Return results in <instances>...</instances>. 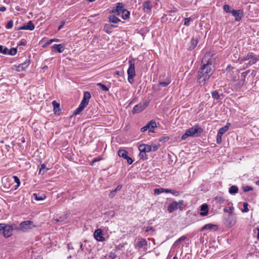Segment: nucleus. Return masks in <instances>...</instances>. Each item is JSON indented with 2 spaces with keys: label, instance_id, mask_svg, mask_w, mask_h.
Wrapping results in <instances>:
<instances>
[{
  "label": "nucleus",
  "instance_id": "obj_1",
  "mask_svg": "<svg viewBox=\"0 0 259 259\" xmlns=\"http://www.w3.org/2000/svg\"><path fill=\"white\" fill-rule=\"evenodd\" d=\"M214 70V66L210 59L207 61L203 60L198 72L197 82L200 85H204L208 81Z\"/></svg>",
  "mask_w": 259,
  "mask_h": 259
},
{
  "label": "nucleus",
  "instance_id": "obj_2",
  "mask_svg": "<svg viewBox=\"0 0 259 259\" xmlns=\"http://www.w3.org/2000/svg\"><path fill=\"white\" fill-rule=\"evenodd\" d=\"M238 60L240 64L243 61L249 60V62L246 64L245 67H248L255 64L259 61V55H256L252 52H249L244 57L239 56Z\"/></svg>",
  "mask_w": 259,
  "mask_h": 259
},
{
  "label": "nucleus",
  "instance_id": "obj_3",
  "mask_svg": "<svg viewBox=\"0 0 259 259\" xmlns=\"http://www.w3.org/2000/svg\"><path fill=\"white\" fill-rule=\"evenodd\" d=\"M202 132V129L199 125H195L186 131L185 134L182 136L181 139L185 140L189 137H198Z\"/></svg>",
  "mask_w": 259,
  "mask_h": 259
},
{
  "label": "nucleus",
  "instance_id": "obj_4",
  "mask_svg": "<svg viewBox=\"0 0 259 259\" xmlns=\"http://www.w3.org/2000/svg\"><path fill=\"white\" fill-rule=\"evenodd\" d=\"M14 229L17 230L15 224H0V230L3 232V235L6 238L13 235Z\"/></svg>",
  "mask_w": 259,
  "mask_h": 259
},
{
  "label": "nucleus",
  "instance_id": "obj_5",
  "mask_svg": "<svg viewBox=\"0 0 259 259\" xmlns=\"http://www.w3.org/2000/svg\"><path fill=\"white\" fill-rule=\"evenodd\" d=\"M135 62L136 59L132 58L128 61L129 67L127 71L128 81L132 84L134 82V78L136 76L135 73Z\"/></svg>",
  "mask_w": 259,
  "mask_h": 259
},
{
  "label": "nucleus",
  "instance_id": "obj_6",
  "mask_svg": "<svg viewBox=\"0 0 259 259\" xmlns=\"http://www.w3.org/2000/svg\"><path fill=\"white\" fill-rule=\"evenodd\" d=\"M19 226V228H17V230H20L23 232H28L32 230L36 226L33 222L27 220L20 223Z\"/></svg>",
  "mask_w": 259,
  "mask_h": 259
},
{
  "label": "nucleus",
  "instance_id": "obj_7",
  "mask_svg": "<svg viewBox=\"0 0 259 259\" xmlns=\"http://www.w3.org/2000/svg\"><path fill=\"white\" fill-rule=\"evenodd\" d=\"M157 5V2H152L151 1L147 0L143 3L142 7L144 11L146 13H150L152 7Z\"/></svg>",
  "mask_w": 259,
  "mask_h": 259
},
{
  "label": "nucleus",
  "instance_id": "obj_8",
  "mask_svg": "<svg viewBox=\"0 0 259 259\" xmlns=\"http://www.w3.org/2000/svg\"><path fill=\"white\" fill-rule=\"evenodd\" d=\"M156 123L153 120H151L148 122L146 125L141 128V131L142 132H145V131L149 130V132H153V129L156 127Z\"/></svg>",
  "mask_w": 259,
  "mask_h": 259
},
{
  "label": "nucleus",
  "instance_id": "obj_9",
  "mask_svg": "<svg viewBox=\"0 0 259 259\" xmlns=\"http://www.w3.org/2000/svg\"><path fill=\"white\" fill-rule=\"evenodd\" d=\"M118 154L119 157H123L124 159L126 160L128 164H131L133 160L132 158L128 156V152L125 150L121 149L118 152Z\"/></svg>",
  "mask_w": 259,
  "mask_h": 259
},
{
  "label": "nucleus",
  "instance_id": "obj_10",
  "mask_svg": "<svg viewBox=\"0 0 259 259\" xmlns=\"http://www.w3.org/2000/svg\"><path fill=\"white\" fill-rule=\"evenodd\" d=\"M35 28V26L31 21H29L26 24H24L23 26L16 28L15 27V29L17 30H33Z\"/></svg>",
  "mask_w": 259,
  "mask_h": 259
},
{
  "label": "nucleus",
  "instance_id": "obj_11",
  "mask_svg": "<svg viewBox=\"0 0 259 259\" xmlns=\"http://www.w3.org/2000/svg\"><path fill=\"white\" fill-rule=\"evenodd\" d=\"M232 15L235 17L236 21H240L243 15V12L242 10H233L231 11Z\"/></svg>",
  "mask_w": 259,
  "mask_h": 259
},
{
  "label": "nucleus",
  "instance_id": "obj_12",
  "mask_svg": "<svg viewBox=\"0 0 259 259\" xmlns=\"http://www.w3.org/2000/svg\"><path fill=\"white\" fill-rule=\"evenodd\" d=\"M147 106V105L145 104L140 103L134 107L132 112L134 114L139 113L145 109Z\"/></svg>",
  "mask_w": 259,
  "mask_h": 259
},
{
  "label": "nucleus",
  "instance_id": "obj_13",
  "mask_svg": "<svg viewBox=\"0 0 259 259\" xmlns=\"http://www.w3.org/2000/svg\"><path fill=\"white\" fill-rule=\"evenodd\" d=\"M139 149L141 152V153L146 154V152L151 151L152 146L147 144H141L139 147Z\"/></svg>",
  "mask_w": 259,
  "mask_h": 259
},
{
  "label": "nucleus",
  "instance_id": "obj_14",
  "mask_svg": "<svg viewBox=\"0 0 259 259\" xmlns=\"http://www.w3.org/2000/svg\"><path fill=\"white\" fill-rule=\"evenodd\" d=\"M124 6L122 3H118L115 8L112 10V12L116 15H119L124 10Z\"/></svg>",
  "mask_w": 259,
  "mask_h": 259
},
{
  "label": "nucleus",
  "instance_id": "obj_15",
  "mask_svg": "<svg viewBox=\"0 0 259 259\" xmlns=\"http://www.w3.org/2000/svg\"><path fill=\"white\" fill-rule=\"evenodd\" d=\"M95 238L99 241H103L105 240V238L103 236L102 231L101 229H97L94 232Z\"/></svg>",
  "mask_w": 259,
  "mask_h": 259
},
{
  "label": "nucleus",
  "instance_id": "obj_16",
  "mask_svg": "<svg viewBox=\"0 0 259 259\" xmlns=\"http://www.w3.org/2000/svg\"><path fill=\"white\" fill-rule=\"evenodd\" d=\"M30 62L29 59H27L24 62L16 66V70L19 72L23 71L28 66Z\"/></svg>",
  "mask_w": 259,
  "mask_h": 259
},
{
  "label": "nucleus",
  "instance_id": "obj_17",
  "mask_svg": "<svg viewBox=\"0 0 259 259\" xmlns=\"http://www.w3.org/2000/svg\"><path fill=\"white\" fill-rule=\"evenodd\" d=\"M52 52L56 51L59 53H62L64 50V45L63 44H54L52 46Z\"/></svg>",
  "mask_w": 259,
  "mask_h": 259
},
{
  "label": "nucleus",
  "instance_id": "obj_18",
  "mask_svg": "<svg viewBox=\"0 0 259 259\" xmlns=\"http://www.w3.org/2000/svg\"><path fill=\"white\" fill-rule=\"evenodd\" d=\"M199 37H193L190 41V45L189 47V50H193L198 43Z\"/></svg>",
  "mask_w": 259,
  "mask_h": 259
},
{
  "label": "nucleus",
  "instance_id": "obj_19",
  "mask_svg": "<svg viewBox=\"0 0 259 259\" xmlns=\"http://www.w3.org/2000/svg\"><path fill=\"white\" fill-rule=\"evenodd\" d=\"M178 207V203L176 201H173L170 203L167 207V210L169 213H171L175 210H177Z\"/></svg>",
  "mask_w": 259,
  "mask_h": 259
},
{
  "label": "nucleus",
  "instance_id": "obj_20",
  "mask_svg": "<svg viewBox=\"0 0 259 259\" xmlns=\"http://www.w3.org/2000/svg\"><path fill=\"white\" fill-rule=\"evenodd\" d=\"M69 214L67 213L64 214L61 216L59 217L58 218H56L54 219V221L55 223H63L64 222L68 217Z\"/></svg>",
  "mask_w": 259,
  "mask_h": 259
},
{
  "label": "nucleus",
  "instance_id": "obj_21",
  "mask_svg": "<svg viewBox=\"0 0 259 259\" xmlns=\"http://www.w3.org/2000/svg\"><path fill=\"white\" fill-rule=\"evenodd\" d=\"M4 51L5 55L14 56L17 53V50L16 48H12L11 49H8L7 48H5Z\"/></svg>",
  "mask_w": 259,
  "mask_h": 259
},
{
  "label": "nucleus",
  "instance_id": "obj_22",
  "mask_svg": "<svg viewBox=\"0 0 259 259\" xmlns=\"http://www.w3.org/2000/svg\"><path fill=\"white\" fill-rule=\"evenodd\" d=\"M200 215L205 216L207 214L208 211V205L206 204H203L200 206Z\"/></svg>",
  "mask_w": 259,
  "mask_h": 259
},
{
  "label": "nucleus",
  "instance_id": "obj_23",
  "mask_svg": "<svg viewBox=\"0 0 259 259\" xmlns=\"http://www.w3.org/2000/svg\"><path fill=\"white\" fill-rule=\"evenodd\" d=\"M218 228V227L215 225H213L211 224H207L203 226L201 228V231H203L206 230H211L213 229H214L215 230H217Z\"/></svg>",
  "mask_w": 259,
  "mask_h": 259
},
{
  "label": "nucleus",
  "instance_id": "obj_24",
  "mask_svg": "<svg viewBox=\"0 0 259 259\" xmlns=\"http://www.w3.org/2000/svg\"><path fill=\"white\" fill-rule=\"evenodd\" d=\"M239 191V189L237 186L233 185L229 189V193L231 195H235L238 193Z\"/></svg>",
  "mask_w": 259,
  "mask_h": 259
},
{
  "label": "nucleus",
  "instance_id": "obj_25",
  "mask_svg": "<svg viewBox=\"0 0 259 259\" xmlns=\"http://www.w3.org/2000/svg\"><path fill=\"white\" fill-rule=\"evenodd\" d=\"M235 223V221H234L231 217H228L225 221V224L229 227H232Z\"/></svg>",
  "mask_w": 259,
  "mask_h": 259
},
{
  "label": "nucleus",
  "instance_id": "obj_26",
  "mask_svg": "<svg viewBox=\"0 0 259 259\" xmlns=\"http://www.w3.org/2000/svg\"><path fill=\"white\" fill-rule=\"evenodd\" d=\"M171 80L170 78H166L165 80L163 81L159 82L158 85L161 87H165L170 84Z\"/></svg>",
  "mask_w": 259,
  "mask_h": 259
},
{
  "label": "nucleus",
  "instance_id": "obj_27",
  "mask_svg": "<svg viewBox=\"0 0 259 259\" xmlns=\"http://www.w3.org/2000/svg\"><path fill=\"white\" fill-rule=\"evenodd\" d=\"M108 18L110 23H113L115 24L117 23L120 21L118 18H117L116 16L114 15H110L109 16Z\"/></svg>",
  "mask_w": 259,
  "mask_h": 259
},
{
  "label": "nucleus",
  "instance_id": "obj_28",
  "mask_svg": "<svg viewBox=\"0 0 259 259\" xmlns=\"http://www.w3.org/2000/svg\"><path fill=\"white\" fill-rule=\"evenodd\" d=\"M85 107L79 104V106L74 110L73 114L75 115L79 114L82 112Z\"/></svg>",
  "mask_w": 259,
  "mask_h": 259
},
{
  "label": "nucleus",
  "instance_id": "obj_29",
  "mask_svg": "<svg viewBox=\"0 0 259 259\" xmlns=\"http://www.w3.org/2000/svg\"><path fill=\"white\" fill-rule=\"evenodd\" d=\"M59 41H60V39H58V38L51 39L49 41H48L47 42L45 43L42 45V47L43 48H46L47 46H48L49 45H50L51 44H52L53 42H59Z\"/></svg>",
  "mask_w": 259,
  "mask_h": 259
},
{
  "label": "nucleus",
  "instance_id": "obj_30",
  "mask_svg": "<svg viewBox=\"0 0 259 259\" xmlns=\"http://www.w3.org/2000/svg\"><path fill=\"white\" fill-rule=\"evenodd\" d=\"M147 245V241L144 239H141V240L138 243V246L140 248H144Z\"/></svg>",
  "mask_w": 259,
  "mask_h": 259
},
{
  "label": "nucleus",
  "instance_id": "obj_31",
  "mask_svg": "<svg viewBox=\"0 0 259 259\" xmlns=\"http://www.w3.org/2000/svg\"><path fill=\"white\" fill-rule=\"evenodd\" d=\"M123 19H127L130 17V13L126 9H124L121 13Z\"/></svg>",
  "mask_w": 259,
  "mask_h": 259
},
{
  "label": "nucleus",
  "instance_id": "obj_32",
  "mask_svg": "<svg viewBox=\"0 0 259 259\" xmlns=\"http://www.w3.org/2000/svg\"><path fill=\"white\" fill-rule=\"evenodd\" d=\"M211 94L212 98L217 100H220V95L219 94V93L217 91H212Z\"/></svg>",
  "mask_w": 259,
  "mask_h": 259
},
{
  "label": "nucleus",
  "instance_id": "obj_33",
  "mask_svg": "<svg viewBox=\"0 0 259 259\" xmlns=\"http://www.w3.org/2000/svg\"><path fill=\"white\" fill-rule=\"evenodd\" d=\"M234 210V207H233V204L229 206V209H227V208H224L223 209L225 212H228L229 215H232L233 214Z\"/></svg>",
  "mask_w": 259,
  "mask_h": 259
},
{
  "label": "nucleus",
  "instance_id": "obj_34",
  "mask_svg": "<svg viewBox=\"0 0 259 259\" xmlns=\"http://www.w3.org/2000/svg\"><path fill=\"white\" fill-rule=\"evenodd\" d=\"M230 125V123H227L226 125L220 128L219 129V131L220 132H221L222 134H224L225 133H226L229 130Z\"/></svg>",
  "mask_w": 259,
  "mask_h": 259
},
{
  "label": "nucleus",
  "instance_id": "obj_35",
  "mask_svg": "<svg viewBox=\"0 0 259 259\" xmlns=\"http://www.w3.org/2000/svg\"><path fill=\"white\" fill-rule=\"evenodd\" d=\"M112 27H116V26H114V25H110L109 24H105L104 27V30L108 33H110V30L111 29Z\"/></svg>",
  "mask_w": 259,
  "mask_h": 259
},
{
  "label": "nucleus",
  "instance_id": "obj_36",
  "mask_svg": "<svg viewBox=\"0 0 259 259\" xmlns=\"http://www.w3.org/2000/svg\"><path fill=\"white\" fill-rule=\"evenodd\" d=\"M13 179H14L15 182L17 183V185L16 186L15 188H14V190H16L20 185V181L19 179V178L16 176H13Z\"/></svg>",
  "mask_w": 259,
  "mask_h": 259
},
{
  "label": "nucleus",
  "instance_id": "obj_37",
  "mask_svg": "<svg viewBox=\"0 0 259 259\" xmlns=\"http://www.w3.org/2000/svg\"><path fill=\"white\" fill-rule=\"evenodd\" d=\"M33 197L36 200H42L45 198V196L44 195L39 196L38 194L36 193H34L33 194Z\"/></svg>",
  "mask_w": 259,
  "mask_h": 259
},
{
  "label": "nucleus",
  "instance_id": "obj_38",
  "mask_svg": "<svg viewBox=\"0 0 259 259\" xmlns=\"http://www.w3.org/2000/svg\"><path fill=\"white\" fill-rule=\"evenodd\" d=\"M187 239V236H182L180 238H179L177 240L175 241L174 243L175 245H177L179 243L184 241Z\"/></svg>",
  "mask_w": 259,
  "mask_h": 259
},
{
  "label": "nucleus",
  "instance_id": "obj_39",
  "mask_svg": "<svg viewBox=\"0 0 259 259\" xmlns=\"http://www.w3.org/2000/svg\"><path fill=\"white\" fill-rule=\"evenodd\" d=\"M193 19L191 17L186 18L184 19V24L187 26L190 25V22L193 21Z\"/></svg>",
  "mask_w": 259,
  "mask_h": 259
},
{
  "label": "nucleus",
  "instance_id": "obj_40",
  "mask_svg": "<svg viewBox=\"0 0 259 259\" xmlns=\"http://www.w3.org/2000/svg\"><path fill=\"white\" fill-rule=\"evenodd\" d=\"M97 85L99 86L100 88V89L104 91H108L109 90L108 87H107L105 84L101 82L98 83Z\"/></svg>",
  "mask_w": 259,
  "mask_h": 259
},
{
  "label": "nucleus",
  "instance_id": "obj_41",
  "mask_svg": "<svg viewBox=\"0 0 259 259\" xmlns=\"http://www.w3.org/2000/svg\"><path fill=\"white\" fill-rule=\"evenodd\" d=\"M163 192H164L163 188H157V189H155L154 190V193L155 195H159Z\"/></svg>",
  "mask_w": 259,
  "mask_h": 259
},
{
  "label": "nucleus",
  "instance_id": "obj_42",
  "mask_svg": "<svg viewBox=\"0 0 259 259\" xmlns=\"http://www.w3.org/2000/svg\"><path fill=\"white\" fill-rule=\"evenodd\" d=\"M46 169V165L45 164H42L41 165V167H40V168L39 169V174H42V175H44L45 174V172H46V170H45Z\"/></svg>",
  "mask_w": 259,
  "mask_h": 259
},
{
  "label": "nucleus",
  "instance_id": "obj_43",
  "mask_svg": "<svg viewBox=\"0 0 259 259\" xmlns=\"http://www.w3.org/2000/svg\"><path fill=\"white\" fill-rule=\"evenodd\" d=\"M83 98H84L87 100H88L89 101V100L91 98V95L90 92H84L83 93Z\"/></svg>",
  "mask_w": 259,
  "mask_h": 259
},
{
  "label": "nucleus",
  "instance_id": "obj_44",
  "mask_svg": "<svg viewBox=\"0 0 259 259\" xmlns=\"http://www.w3.org/2000/svg\"><path fill=\"white\" fill-rule=\"evenodd\" d=\"M13 26V21L12 20L9 21L6 25V27L7 29H11Z\"/></svg>",
  "mask_w": 259,
  "mask_h": 259
},
{
  "label": "nucleus",
  "instance_id": "obj_45",
  "mask_svg": "<svg viewBox=\"0 0 259 259\" xmlns=\"http://www.w3.org/2000/svg\"><path fill=\"white\" fill-rule=\"evenodd\" d=\"M52 104L54 107V110L55 111H57V109H58L60 107V104L58 103L56 101H53L52 102Z\"/></svg>",
  "mask_w": 259,
  "mask_h": 259
},
{
  "label": "nucleus",
  "instance_id": "obj_46",
  "mask_svg": "<svg viewBox=\"0 0 259 259\" xmlns=\"http://www.w3.org/2000/svg\"><path fill=\"white\" fill-rule=\"evenodd\" d=\"M249 211L248 208V203L247 202L243 203V209H242V212H247Z\"/></svg>",
  "mask_w": 259,
  "mask_h": 259
},
{
  "label": "nucleus",
  "instance_id": "obj_47",
  "mask_svg": "<svg viewBox=\"0 0 259 259\" xmlns=\"http://www.w3.org/2000/svg\"><path fill=\"white\" fill-rule=\"evenodd\" d=\"M242 189L244 192H247L249 191H252L253 190V188L250 186H246L243 187Z\"/></svg>",
  "mask_w": 259,
  "mask_h": 259
},
{
  "label": "nucleus",
  "instance_id": "obj_48",
  "mask_svg": "<svg viewBox=\"0 0 259 259\" xmlns=\"http://www.w3.org/2000/svg\"><path fill=\"white\" fill-rule=\"evenodd\" d=\"M89 101L88 100H87L86 99H85L84 98H83L82 101H81L80 104L84 106V107H86L88 104H89Z\"/></svg>",
  "mask_w": 259,
  "mask_h": 259
},
{
  "label": "nucleus",
  "instance_id": "obj_49",
  "mask_svg": "<svg viewBox=\"0 0 259 259\" xmlns=\"http://www.w3.org/2000/svg\"><path fill=\"white\" fill-rule=\"evenodd\" d=\"M223 9H224V10L227 13L230 12V6L228 5H225L223 7Z\"/></svg>",
  "mask_w": 259,
  "mask_h": 259
},
{
  "label": "nucleus",
  "instance_id": "obj_50",
  "mask_svg": "<svg viewBox=\"0 0 259 259\" xmlns=\"http://www.w3.org/2000/svg\"><path fill=\"white\" fill-rule=\"evenodd\" d=\"M249 70L248 71H245L244 72H242L241 73V77H242V79L244 81L245 80V78L247 75V74H248V73L249 72Z\"/></svg>",
  "mask_w": 259,
  "mask_h": 259
},
{
  "label": "nucleus",
  "instance_id": "obj_51",
  "mask_svg": "<svg viewBox=\"0 0 259 259\" xmlns=\"http://www.w3.org/2000/svg\"><path fill=\"white\" fill-rule=\"evenodd\" d=\"M116 190H114L113 191H111L109 194V196L110 197V198H113V197H114L116 194Z\"/></svg>",
  "mask_w": 259,
  "mask_h": 259
},
{
  "label": "nucleus",
  "instance_id": "obj_52",
  "mask_svg": "<svg viewBox=\"0 0 259 259\" xmlns=\"http://www.w3.org/2000/svg\"><path fill=\"white\" fill-rule=\"evenodd\" d=\"M26 45V41L25 39H21L19 43V46H23Z\"/></svg>",
  "mask_w": 259,
  "mask_h": 259
},
{
  "label": "nucleus",
  "instance_id": "obj_53",
  "mask_svg": "<svg viewBox=\"0 0 259 259\" xmlns=\"http://www.w3.org/2000/svg\"><path fill=\"white\" fill-rule=\"evenodd\" d=\"M151 146H152L151 151H155L159 148V145H151Z\"/></svg>",
  "mask_w": 259,
  "mask_h": 259
},
{
  "label": "nucleus",
  "instance_id": "obj_54",
  "mask_svg": "<svg viewBox=\"0 0 259 259\" xmlns=\"http://www.w3.org/2000/svg\"><path fill=\"white\" fill-rule=\"evenodd\" d=\"M170 193L174 195L175 196H178L180 194L178 191L174 190H171Z\"/></svg>",
  "mask_w": 259,
  "mask_h": 259
},
{
  "label": "nucleus",
  "instance_id": "obj_55",
  "mask_svg": "<svg viewBox=\"0 0 259 259\" xmlns=\"http://www.w3.org/2000/svg\"><path fill=\"white\" fill-rule=\"evenodd\" d=\"M101 159H102V158H100V157H98V158H94V159L92 160V161L91 165H93V164H94L95 162H97V161H99L101 160Z\"/></svg>",
  "mask_w": 259,
  "mask_h": 259
},
{
  "label": "nucleus",
  "instance_id": "obj_56",
  "mask_svg": "<svg viewBox=\"0 0 259 259\" xmlns=\"http://www.w3.org/2000/svg\"><path fill=\"white\" fill-rule=\"evenodd\" d=\"M145 231H146V232H150V231H152V232H153V231H154V229H153V227H147V228H146V230H145Z\"/></svg>",
  "mask_w": 259,
  "mask_h": 259
},
{
  "label": "nucleus",
  "instance_id": "obj_57",
  "mask_svg": "<svg viewBox=\"0 0 259 259\" xmlns=\"http://www.w3.org/2000/svg\"><path fill=\"white\" fill-rule=\"evenodd\" d=\"M216 142L218 144H221L222 143V138L217 137Z\"/></svg>",
  "mask_w": 259,
  "mask_h": 259
},
{
  "label": "nucleus",
  "instance_id": "obj_58",
  "mask_svg": "<svg viewBox=\"0 0 259 259\" xmlns=\"http://www.w3.org/2000/svg\"><path fill=\"white\" fill-rule=\"evenodd\" d=\"M65 24V21H62L61 25L59 26V27L58 28V30H60Z\"/></svg>",
  "mask_w": 259,
  "mask_h": 259
},
{
  "label": "nucleus",
  "instance_id": "obj_59",
  "mask_svg": "<svg viewBox=\"0 0 259 259\" xmlns=\"http://www.w3.org/2000/svg\"><path fill=\"white\" fill-rule=\"evenodd\" d=\"M109 257L111 258V259H114L116 257V255L114 253L111 252L109 254Z\"/></svg>",
  "mask_w": 259,
  "mask_h": 259
},
{
  "label": "nucleus",
  "instance_id": "obj_60",
  "mask_svg": "<svg viewBox=\"0 0 259 259\" xmlns=\"http://www.w3.org/2000/svg\"><path fill=\"white\" fill-rule=\"evenodd\" d=\"M123 72L119 71H116L115 72V74L117 75L121 76L122 74H123Z\"/></svg>",
  "mask_w": 259,
  "mask_h": 259
},
{
  "label": "nucleus",
  "instance_id": "obj_61",
  "mask_svg": "<svg viewBox=\"0 0 259 259\" xmlns=\"http://www.w3.org/2000/svg\"><path fill=\"white\" fill-rule=\"evenodd\" d=\"M4 48L3 46L0 45V53L4 54Z\"/></svg>",
  "mask_w": 259,
  "mask_h": 259
},
{
  "label": "nucleus",
  "instance_id": "obj_62",
  "mask_svg": "<svg viewBox=\"0 0 259 259\" xmlns=\"http://www.w3.org/2000/svg\"><path fill=\"white\" fill-rule=\"evenodd\" d=\"M6 10V8L5 6L0 7V11L5 12Z\"/></svg>",
  "mask_w": 259,
  "mask_h": 259
},
{
  "label": "nucleus",
  "instance_id": "obj_63",
  "mask_svg": "<svg viewBox=\"0 0 259 259\" xmlns=\"http://www.w3.org/2000/svg\"><path fill=\"white\" fill-rule=\"evenodd\" d=\"M84 247H85V245H83V244L81 243V244L80 245L79 249L82 251V250H83Z\"/></svg>",
  "mask_w": 259,
  "mask_h": 259
},
{
  "label": "nucleus",
  "instance_id": "obj_64",
  "mask_svg": "<svg viewBox=\"0 0 259 259\" xmlns=\"http://www.w3.org/2000/svg\"><path fill=\"white\" fill-rule=\"evenodd\" d=\"M122 188V186L121 185H118L116 188L115 189V190H116V191L117 192V191L118 190H120Z\"/></svg>",
  "mask_w": 259,
  "mask_h": 259
}]
</instances>
